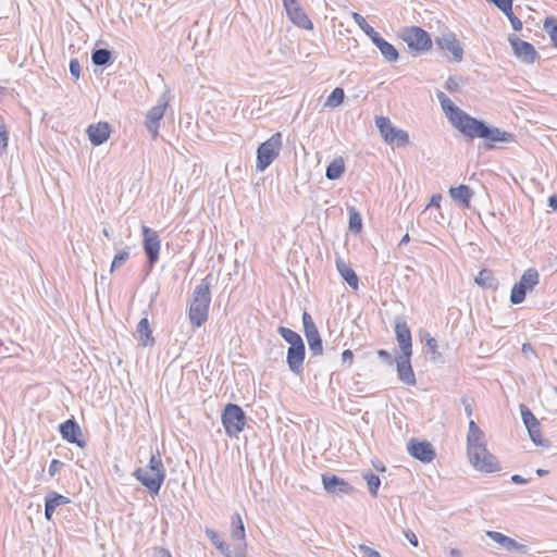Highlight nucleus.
Returning a JSON list of instances; mask_svg holds the SVG:
<instances>
[{
	"label": "nucleus",
	"mask_w": 557,
	"mask_h": 557,
	"mask_svg": "<svg viewBox=\"0 0 557 557\" xmlns=\"http://www.w3.org/2000/svg\"><path fill=\"white\" fill-rule=\"evenodd\" d=\"M462 134L471 139H485V146L487 149H493L497 143H511L513 140V135L511 133L502 131L495 126H490L485 122L473 116Z\"/></svg>",
	"instance_id": "nucleus-1"
},
{
	"label": "nucleus",
	"mask_w": 557,
	"mask_h": 557,
	"mask_svg": "<svg viewBox=\"0 0 557 557\" xmlns=\"http://www.w3.org/2000/svg\"><path fill=\"white\" fill-rule=\"evenodd\" d=\"M166 475L159 450L150 456L147 468H138L134 476L152 494H158Z\"/></svg>",
	"instance_id": "nucleus-2"
},
{
	"label": "nucleus",
	"mask_w": 557,
	"mask_h": 557,
	"mask_svg": "<svg viewBox=\"0 0 557 557\" xmlns=\"http://www.w3.org/2000/svg\"><path fill=\"white\" fill-rule=\"evenodd\" d=\"M211 302L210 283L203 278L194 289L189 305L188 317L190 323L200 327L208 320V311Z\"/></svg>",
	"instance_id": "nucleus-3"
},
{
	"label": "nucleus",
	"mask_w": 557,
	"mask_h": 557,
	"mask_svg": "<svg viewBox=\"0 0 557 557\" xmlns=\"http://www.w3.org/2000/svg\"><path fill=\"white\" fill-rule=\"evenodd\" d=\"M283 148L282 134L274 133L269 139L262 143L257 149L256 169L258 172L265 171L271 163L280 156Z\"/></svg>",
	"instance_id": "nucleus-4"
},
{
	"label": "nucleus",
	"mask_w": 557,
	"mask_h": 557,
	"mask_svg": "<svg viewBox=\"0 0 557 557\" xmlns=\"http://www.w3.org/2000/svg\"><path fill=\"white\" fill-rule=\"evenodd\" d=\"M436 97L448 121L462 134L472 116L455 106V103L443 91H437Z\"/></svg>",
	"instance_id": "nucleus-5"
},
{
	"label": "nucleus",
	"mask_w": 557,
	"mask_h": 557,
	"mask_svg": "<svg viewBox=\"0 0 557 557\" xmlns=\"http://www.w3.org/2000/svg\"><path fill=\"white\" fill-rule=\"evenodd\" d=\"M222 423L228 436H237L246 424L244 410L235 404H227L222 413Z\"/></svg>",
	"instance_id": "nucleus-6"
},
{
	"label": "nucleus",
	"mask_w": 557,
	"mask_h": 557,
	"mask_svg": "<svg viewBox=\"0 0 557 557\" xmlns=\"http://www.w3.org/2000/svg\"><path fill=\"white\" fill-rule=\"evenodd\" d=\"M401 39L411 50L417 52L428 51L432 47L430 35L418 26L406 27L401 32Z\"/></svg>",
	"instance_id": "nucleus-7"
},
{
	"label": "nucleus",
	"mask_w": 557,
	"mask_h": 557,
	"mask_svg": "<svg viewBox=\"0 0 557 557\" xmlns=\"http://www.w3.org/2000/svg\"><path fill=\"white\" fill-rule=\"evenodd\" d=\"M375 125L386 143L396 144L397 146H406L409 144L408 133L394 127L388 117L377 116L375 119Z\"/></svg>",
	"instance_id": "nucleus-8"
},
{
	"label": "nucleus",
	"mask_w": 557,
	"mask_h": 557,
	"mask_svg": "<svg viewBox=\"0 0 557 557\" xmlns=\"http://www.w3.org/2000/svg\"><path fill=\"white\" fill-rule=\"evenodd\" d=\"M508 41L513 50V54L521 62L532 64L539 58L535 48L530 42L520 39L516 35H509Z\"/></svg>",
	"instance_id": "nucleus-9"
},
{
	"label": "nucleus",
	"mask_w": 557,
	"mask_h": 557,
	"mask_svg": "<svg viewBox=\"0 0 557 557\" xmlns=\"http://www.w3.org/2000/svg\"><path fill=\"white\" fill-rule=\"evenodd\" d=\"M520 410H521V417H522L523 423L529 432L531 441L536 446L548 447L549 446L548 441H544L542 438V433L540 430V422L535 418V416L524 405L520 406Z\"/></svg>",
	"instance_id": "nucleus-10"
},
{
	"label": "nucleus",
	"mask_w": 557,
	"mask_h": 557,
	"mask_svg": "<svg viewBox=\"0 0 557 557\" xmlns=\"http://www.w3.org/2000/svg\"><path fill=\"white\" fill-rule=\"evenodd\" d=\"M141 233L144 236V250L147 256L150 265H153L159 259L160 252V237L158 233L146 225L141 226Z\"/></svg>",
	"instance_id": "nucleus-11"
},
{
	"label": "nucleus",
	"mask_w": 557,
	"mask_h": 557,
	"mask_svg": "<svg viewBox=\"0 0 557 557\" xmlns=\"http://www.w3.org/2000/svg\"><path fill=\"white\" fill-rule=\"evenodd\" d=\"M283 4L288 17L295 25L305 29H312L313 25L300 7L298 0H283Z\"/></svg>",
	"instance_id": "nucleus-12"
},
{
	"label": "nucleus",
	"mask_w": 557,
	"mask_h": 557,
	"mask_svg": "<svg viewBox=\"0 0 557 557\" xmlns=\"http://www.w3.org/2000/svg\"><path fill=\"white\" fill-rule=\"evenodd\" d=\"M471 465L483 472H494L499 470L498 461L495 456L488 453L486 445L483 446V451L478 453V456L468 455Z\"/></svg>",
	"instance_id": "nucleus-13"
},
{
	"label": "nucleus",
	"mask_w": 557,
	"mask_h": 557,
	"mask_svg": "<svg viewBox=\"0 0 557 557\" xmlns=\"http://www.w3.org/2000/svg\"><path fill=\"white\" fill-rule=\"evenodd\" d=\"M395 334L396 339L399 344L401 354L400 355H411L412 354V344H411V332L407 324V322L397 318L395 322Z\"/></svg>",
	"instance_id": "nucleus-14"
},
{
	"label": "nucleus",
	"mask_w": 557,
	"mask_h": 557,
	"mask_svg": "<svg viewBox=\"0 0 557 557\" xmlns=\"http://www.w3.org/2000/svg\"><path fill=\"white\" fill-rule=\"evenodd\" d=\"M168 102L165 100L160 101L158 104L152 107L146 115V127L153 138L158 135L160 121L164 115Z\"/></svg>",
	"instance_id": "nucleus-15"
},
{
	"label": "nucleus",
	"mask_w": 557,
	"mask_h": 557,
	"mask_svg": "<svg viewBox=\"0 0 557 557\" xmlns=\"http://www.w3.org/2000/svg\"><path fill=\"white\" fill-rule=\"evenodd\" d=\"M408 451L413 458L422 462H431L435 457L433 447L429 442L411 440L408 443Z\"/></svg>",
	"instance_id": "nucleus-16"
},
{
	"label": "nucleus",
	"mask_w": 557,
	"mask_h": 557,
	"mask_svg": "<svg viewBox=\"0 0 557 557\" xmlns=\"http://www.w3.org/2000/svg\"><path fill=\"white\" fill-rule=\"evenodd\" d=\"M59 430L62 437L67 442L76 444L79 447H84L86 445L85 441L79 438L82 435V430L74 419H69L63 422Z\"/></svg>",
	"instance_id": "nucleus-17"
},
{
	"label": "nucleus",
	"mask_w": 557,
	"mask_h": 557,
	"mask_svg": "<svg viewBox=\"0 0 557 557\" xmlns=\"http://www.w3.org/2000/svg\"><path fill=\"white\" fill-rule=\"evenodd\" d=\"M436 45L442 50H448L456 62H460L463 57V50L454 34H444L436 38Z\"/></svg>",
	"instance_id": "nucleus-18"
},
{
	"label": "nucleus",
	"mask_w": 557,
	"mask_h": 557,
	"mask_svg": "<svg viewBox=\"0 0 557 557\" xmlns=\"http://www.w3.org/2000/svg\"><path fill=\"white\" fill-rule=\"evenodd\" d=\"M305 344L289 346L287 350L286 361L289 370L295 374H300L305 360Z\"/></svg>",
	"instance_id": "nucleus-19"
},
{
	"label": "nucleus",
	"mask_w": 557,
	"mask_h": 557,
	"mask_svg": "<svg viewBox=\"0 0 557 557\" xmlns=\"http://www.w3.org/2000/svg\"><path fill=\"white\" fill-rule=\"evenodd\" d=\"M411 355H399L396 359L397 373L400 381L407 385L416 384L414 372L410 362Z\"/></svg>",
	"instance_id": "nucleus-20"
},
{
	"label": "nucleus",
	"mask_w": 557,
	"mask_h": 557,
	"mask_svg": "<svg viewBox=\"0 0 557 557\" xmlns=\"http://www.w3.org/2000/svg\"><path fill=\"white\" fill-rule=\"evenodd\" d=\"M231 537L234 541V545L237 549H242L246 546V533L244 521L239 513L235 512L231 517Z\"/></svg>",
	"instance_id": "nucleus-21"
},
{
	"label": "nucleus",
	"mask_w": 557,
	"mask_h": 557,
	"mask_svg": "<svg viewBox=\"0 0 557 557\" xmlns=\"http://www.w3.org/2000/svg\"><path fill=\"white\" fill-rule=\"evenodd\" d=\"M110 125L107 122L91 124L87 128L88 137L94 146L102 145L110 136Z\"/></svg>",
	"instance_id": "nucleus-22"
},
{
	"label": "nucleus",
	"mask_w": 557,
	"mask_h": 557,
	"mask_svg": "<svg viewBox=\"0 0 557 557\" xmlns=\"http://www.w3.org/2000/svg\"><path fill=\"white\" fill-rule=\"evenodd\" d=\"M371 41L380 50L385 61L393 63L398 60L399 53L397 49L392 44L386 41L383 37H381L380 34L374 36Z\"/></svg>",
	"instance_id": "nucleus-23"
},
{
	"label": "nucleus",
	"mask_w": 557,
	"mask_h": 557,
	"mask_svg": "<svg viewBox=\"0 0 557 557\" xmlns=\"http://www.w3.org/2000/svg\"><path fill=\"white\" fill-rule=\"evenodd\" d=\"M486 536H488L492 541L497 543L502 548L513 552V550H523L525 546L519 544L513 539L506 536L505 534L497 531H486Z\"/></svg>",
	"instance_id": "nucleus-24"
},
{
	"label": "nucleus",
	"mask_w": 557,
	"mask_h": 557,
	"mask_svg": "<svg viewBox=\"0 0 557 557\" xmlns=\"http://www.w3.org/2000/svg\"><path fill=\"white\" fill-rule=\"evenodd\" d=\"M322 483L324 488L330 493H343L348 494L351 491V486L345 482L344 480L339 479L336 475H322Z\"/></svg>",
	"instance_id": "nucleus-25"
},
{
	"label": "nucleus",
	"mask_w": 557,
	"mask_h": 557,
	"mask_svg": "<svg viewBox=\"0 0 557 557\" xmlns=\"http://www.w3.org/2000/svg\"><path fill=\"white\" fill-rule=\"evenodd\" d=\"M70 502L71 500H70L69 497L63 496L61 494H58L55 492H50L46 496V504H45V517H46V519L47 520H51L55 508L61 506V505H66Z\"/></svg>",
	"instance_id": "nucleus-26"
},
{
	"label": "nucleus",
	"mask_w": 557,
	"mask_h": 557,
	"mask_svg": "<svg viewBox=\"0 0 557 557\" xmlns=\"http://www.w3.org/2000/svg\"><path fill=\"white\" fill-rule=\"evenodd\" d=\"M336 268L341 274V276L346 281V283L354 289H357L359 286V278L356 272L342 259L336 260Z\"/></svg>",
	"instance_id": "nucleus-27"
},
{
	"label": "nucleus",
	"mask_w": 557,
	"mask_h": 557,
	"mask_svg": "<svg viewBox=\"0 0 557 557\" xmlns=\"http://www.w3.org/2000/svg\"><path fill=\"white\" fill-rule=\"evenodd\" d=\"M449 194L454 200L459 201L462 206L469 207L470 199L473 195L471 188L467 185H459L458 187H451Z\"/></svg>",
	"instance_id": "nucleus-28"
},
{
	"label": "nucleus",
	"mask_w": 557,
	"mask_h": 557,
	"mask_svg": "<svg viewBox=\"0 0 557 557\" xmlns=\"http://www.w3.org/2000/svg\"><path fill=\"white\" fill-rule=\"evenodd\" d=\"M345 172V162L342 157L335 158L326 168L325 176L330 181L339 178Z\"/></svg>",
	"instance_id": "nucleus-29"
},
{
	"label": "nucleus",
	"mask_w": 557,
	"mask_h": 557,
	"mask_svg": "<svg viewBox=\"0 0 557 557\" xmlns=\"http://www.w3.org/2000/svg\"><path fill=\"white\" fill-rule=\"evenodd\" d=\"M137 333L139 335V339L144 346H151L154 343L153 337L151 336V330L149 325V321L147 318H143L137 325Z\"/></svg>",
	"instance_id": "nucleus-30"
},
{
	"label": "nucleus",
	"mask_w": 557,
	"mask_h": 557,
	"mask_svg": "<svg viewBox=\"0 0 557 557\" xmlns=\"http://www.w3.org/2000/svg\"><path fill=\"white\" fill-rule=\"evenodd\" d=\"M468 455H472L474 457L478 456V453L483 451V446H485V440H484V433L482 432V435H468Z\"/></svg>",
	"instance_id": "nucleus-31"
},
{
	"label": "nucleus",
	"mask_w": 557,
	"mask_h": 557,
	"mask_svg": "<svg viewBox=\"0 0 557 557\" xmlns=\"http://www.w3.org/2000/svg\"><path fill=\"white\" fill-rule=\"evenodd\" d=\"M206 535L210 539L212 544L223 554L225 557H233L230 545L220 540L219 534L212 529H206Z\"/></svg>",
	"instance_id": "nucleus-32"
},
{
	"label": "nucleus",
	"mask_w": 557,
	"mask_h": 557,
	"mask_svg": "<svg viewBox=\"0 0 557 557\" xmlns=\"http://www.w3.org/2000/svg\"><path fill=\"white\" fill-rule=\"evenodd\" d=\"M520 281L528 288V290H532L540 282V274L536 269L529 268L523 272Z\"/></svg>",
	"instance_id": "nucleus-33"
},
{
	"label": "nucleus",
	"mask_w": 557,
	"mask_h": 557,
	"mask_svg": "<svg viewBox=\"0 0 557 557\" xmlns=\"http://www.w3.org/2000/svg\"><path fill=\"white\" fill-rule=\"evenodd\" d=\"M528 292H529L528 288L523 285V283H521V281L516 283L512 286L511 293H510L511 304L519 305V304L523 302Z\"/></svg>",
	"instance_id": "nucleus-34"
},
{
	"label": "nucleus",
	"mask_w": 557,
	"mask_h": 557,
	"mask_svg": "<svg viewBox=\"0 0 557 557\" xmlns=\"http://www.w3.org/2000/svg\"><path fill=\"white\" fill-rule=\"evenodd\" d=\"M474 281L478 285L485 288H494L496 286L493 273L486 269L481 270Z\"/></svg>",
	"instance_id": "nucleus-35"
},
{
	"label": "nucleus",
	"mask_w": 557,
	"mask_h": 557,
	"mask_svg": "<svg viewBox=\"0 0 557 557\" xmlns=\"http://www.w3.org/2000/svg\"><path fill=\"white\" fill-rule=\"evenodd\" d=\"M306 338H307L309 349L312 352V355H314V356L322 355L323 346H322V339H321L319 332H315L312 334H307Z\"/></svg>",
	"instance_id": "nucleus-36"
},
{
	"label": "nucleus",
	"mask_w": 557,
	"mask_h": 557,
	"mask_svg": "<svg viewBox=\"0 0 557 557\" xmlns=\"http://www.w3.org/2000/svg\"><path fill=\"white\" fill-rule=\"evenodd\" d=\"M278 333L289 344V346L304 344V341L300 337V335L288 327L280 326Z\"/></svg>",
	"instance_id": "nucleus-37"
},
{
	"label": "nucleus",
	"mask_w": 557,
	"mask_h": 557,
	"mask_svg": "<svg viewBox=\"0 0 557 557\" xmlns=\"http://www.w3.org/2000/svg\"><path fill=\"white\" fill-rule=\"evenodd\" d=\"M112 58L111 51L108 49H97L92 51L91 61L95 65H107Z\"/></svg>",
	"instance_id": "nucleus-38"
},
{
	"label": "nucleus",
	"mask_w": 557,
	"mask_h": 557,
	"mask_svg": "<svg viewBox=\"0 0 557 557\" xmlns=\"http://www.w3.org/2000/svg\"><path fill=\"white\" fill-rule=\"evenodd\" d=\"M351 17L354 22L364 32V34L372 40L374 36L379 33L374 30L372 26H370L366 18L357 12L351 13Z\"/></svg>",
	"instance_id": "nucleus-39"
},
{
	"label": "nucleus",
	"mask_w": 557,
	"mask_h": 557,
	"mask_svg": "<svg viewBox=\"0 0 557 557\" xmlns=\"http://www.w3.org/2000/svg\"><path fill=\"white\" fill-rule=\"evenodd\" d=\"M362 478L367 481L368 488L371 495L376 496L377 490L381 484L380 478L376 474L372 473L371 471L363 472Z\"/></svg>",
	"instance_id": "nucleus-40"
},
{
	"label": "nucleus",
	"mask_w": 557,
	"mask_h": 557,
	"mask_svg": "<svg viewBox=\"0 0 557 557\" xmlns=\"http://www.w3.org/2000/svg\"><path fill=\"white\" fill-rule=\"evenodd\" d=\"M344 99H345L344 89L341 87H336L335 89H333L331 95L327 97L325 106H329L331 108L338 107L339 104L343 103Z\"/></svg>",
	"instance_id": "nucleus-41"
},
{
	"label": "nucleus",
	"mask_w": 557,
	"mask_h": 557,
	"mask_svg": "<svg viewBox=\"0 0 557 557\" xmlns=\"http://www.w3.org/2000/svg\"><path fill=\"white\" fill-rule=\"evenodd\" d=\"M362 228V219L360 213L355 209H349V230L354 233H359Z\"/></svg>",
	"instance_id": "nucleus-42"
},
{
	"label": "nucleus",
	"mask_w": 557,
	"mask_h": 557,
	"mask_svg": "<svg viewBox=\"0 0 557 557\" xmlns=\"http://www.w3.org/2000/svg\"><path fill=\"white\" fill-rule=\"evenodd\" d=\"M544 29L549 35L553 46L557 48V20L546 18Z\"/></svg>",
	"instance_id": "nucleus-43"
},
{
	"label": "nucleus",
	"mask_w": 557,
	"mask_h": 557,
	"mask_svg": "<svg viewBox=\"0 0 557 557\" xmlns=\"http://www.w3.org/2000/svg\"><path fill=\"white\" fill-rule=\"evenodd\" d=\"M302 323H304L305 336L307 334H312V333L319 332L311 315L307 311H305L302 313Z\"/></svg>",
	"instance_id": "nucleus-44"
},
{
	"label": "nucleus",
	"mask_w": 557,
	"mask_h": 557,
	"mask_svg": "<svg viewBox=\"0 0 557 557\" xmlns=\"http://www.w3.org/2000/svg\"><path fill=\"white\" fill-rule=\"evenodd\" d=\"M128 258H129V252L127 250H122L119 253H116L111 263V272L121 268L126 262V260Z\"/></svg>",
	"instance_id": "nucleus-45"
},
{
	"label": "nucleus",
	"mask_w": 557,
	"mask_h": 557,
	"mask_svg": "<svg viewBox=\"0 0 557 557\" xmlns=\"http://www.w3.org/2000/svg\"><path fill=\"white\" fill-rule=\"evenodd\" d=\"M9 141L8 129L4 122L0 125V152L3 153L7 151Z\"/></svg>",
	"instance_id": "nucleus-46"
},
{
	"label": "nucleus",
	"mask_w": 557,
	"mask_h": 557,
	"mask_svg": "<svg viewBox=\"0 0 557 557\" xmlns=\"http://www.w3.org/2000/svg\"><path fill=\"white\" fill-rule=\"evenodd\" d=\"M359 552L362 557H381L380 553L367 545H359Z\"/></svg>",
	"instance_id": "nucleus-47"
},
{
	"label": "nucleus",
	"mask_w": 557,
	"mask_h": 557,
	"mask_svg": "<svg viewBox=\"0 0 557 557\" xmlns=\"http://www.w3.org/2000/svg\"><path fill=\"white\" fill-rule=\"evenodd\" d=\"M505 15L508 17V20H509V22H510V24H511L512 28H513L516 32H519V30H521V29H522V22H521V20H520L519 17H517V16L513 14L512 10L510 11V13L505 14Z\"/></svg>",
	"instance_id": "nucleus-48"
},
{
	"label": "nucleus",
	"mask_w": 557,
	"mask_h": 557,
	"mask_svg": "<svg viewBox=\"0 0 557 557\" xmlns=\"http://www.w3.org/2000/svg\"><path fill=\"white\" fill-rule=\"evenodd\" d=\"M70 73L75 78L78 79L81 75V64L76 59H72L70 61Z\"/></svg>",
	"instance_id": "nucleus-49"
},
{
	"label": "nucleus",
	"mask_w": 557,
	"mask_h": 557,
	"mask_svg": "<svg viewBox=\"0 0 557 557\" xmlns=\"http://www.w3.org/2000/svg\"><path fill=\"white\" fill-rule=\"evenodd\" d=\"M460 401L465 408L466 414L468 417H471L472 412H473V400L465 396V397H461Z\"/></svg>",
	"instance_id": "nucleus-50"
},
{
	"label": "nucleus",
	"mask_w": 557,
	"mask_h": 557,
	"mask_svg": "<svg viewBox=\"0 0 557 557\" xmlns=\"http://www.w3.org/2000/svg\"><path fill=\"white\" fill-rule=\"evenodd\" d=\"M354 354L350 349H346L342 352V361L343 363H348L349 366L352 363Z\"/></svg>",
	"instance_id": "nucleus-51"
},
{
	"label": "nucleus",
	"mask_w": 557,
	"mask_h": 557,
	"mask_svg": "<svg viewBox=\"0 0 557 557\" xmlns=\"http://www.w3.org/2000/svg\"><path fill=\"white\" fill-rule=\"evenodd\" d=\"M404 535L413 546L417 547L419 545L418 539L412 531H410V530L404 531Z\"/></svg>",
	"instance_id": "nucleus-52"
},
{
	"label": "nucleus",
	"mask_w": 557,
	"mask_h": 557,
	"mask_svg": "<svg viewBox=\"0 0 557 557\" xmlns=\"http://www.w3.org/2000/svg\"><path fill=\"white\" fill-rule=\"evenodd\" d=\"M471 434L482 435V430L476 425V423L473 420H470L469 422L468 435Z\"/></svg>",
	"instance_id": "nucleus-53"
},
{
	"label": "nucleus",
	"mask_w": 557,
	"mask_h": 557,
	"mask_svg": "<svg viewBox=\"0 0 557 557\" xmlns=\"http://www.w3.org/2000/svg\"><path fill=\"white\" fill-rule=\"evenodd\" d=\"M458 82L456 81V78L454 77H449L446 83H445V88L448 90V91H454L458 88Z\"/></svg>",
	"instance_id": "nucleus-54"
},
{
	"label": "nucleus",
	"mask_w": 557,
	"mask_h": 557,
	"mask_svg": "<svg viewBox=\"0 0 557 557\" xmlns=\"http://www.w3.org/2000/svg\"><path fill=\"white\" fill-rule=\"evenodd\" d=\"M426 346L431 354H433V355L436 354L437 342L435 338H433V337L428 338Z\"/></svg>",
	"instance_id": "nucleus-55"
},
{
	"label": "nucleus",
	"mask_w": 557,
	"mask_h": 557,
	"mask_svg": "<svg viewBox=\"0 0 557 557\" xmlns=\"http://www.w3.org/2000/svg\"><path fill=\"white\" fill-rule=\"evenodd\" d=\"M377 355L381 359H383L384 361L388 362L389 364H392V356L388 351L384 350V349H380L377 351Z\"/></svg>",
	"instance_id": "nucleus-56"
},
{
	"label": "nucleus",
	"mask_w": 557,
	"mask_h": 557,
	"mask_svg": "<svg viewBox=\"0 0 557 557\" xmlns=\"http://www.w3.org/2000/svg\"><path fill=\"white\" fill-rule=\"evenodd\" d=\"M61 466H62V463H61L59 460L53 459V460L51 461L50 466H49V472H50V474H51V475H53V474L58 471V469H59Z\"/></svg>",
	"instance_id": "nucleus-57"
},
{
	"label": "nucleus",
	"mask_w": 557,
	"mask_h": 557,
	"mask_svg": "<svg viewBox=\"0 0 557 557\" xmlns=\"http://www.w3.org/2000/svg\"><path fill=\"white\" fill-rule=\"evenodd\" d=\"M511 482L515 483V484H525L529 482L528 479H524L523 476L519 475V474H513L511 476Z\"/></svg>",
	"instance_id": "nucleus-58"
},
{
	"label": "nucleus",
	"mask_w": 557,
	"mask_h": 557,
	"mask_svg": "<svg viewBox=\"0 0 557 557\" xmlns=\"http://www.w3.org/2000/svg\"><path fill=\"white\" fill-rule=\"evenodd\" d=\"M522 352L525 354V355L534 354V349H533L531 344L525 343V344L522 345Z\"/></svg>",
	"instance_id": "nucleus-59"
},
{
	"label": "nucleus",
	"mask_w": 557,
	"mask_h": 557,
	"mask_svg": "<svg viewBox=\"0 0 557 557\" xmlns=\"http://www.w3.org/2000/svg\"><path fill=\"white\" fill-rule=\"evenodd\" d=\"M548 205L550 208H553L554 210H557V195H554V196H550L548 198Z\"/></svg>",
	"instance_id": "nucleus-60"
},
{
	"label": "nucleus",
	"mask_w": 557,
	"mask_h": 557,
	"mask_svg": "<svg viewBox=\"0 0 557 557\" xmlns=\"http://www.w3.org/2000/svg\"><path fill=\"white\" fill-rule=\"evenodd\" d=\"M448 555H449V557H462L461 550H459L457 548H450L448 550Z\"/></svg>",
	"instance_id": "nucleus-61"
},
{
	"label": "nucleus",
	"mask_w": 557,
	"mask_h": 557,
	"mask_svg": "<svg viewBox=\"0 0 557 557\" xmlns=\"http://www.w3.org/2000/svg\"><path fill=\"white\" fill-rule=\"evenodd\" d=\"M158 557H172V556L168 549L162 548L159 550Z\"/></svg>",
	"instance_id": "nucleus-62"
},
{
	"label": "nucleus",
	"mask_w": 557,
	"mask_h": 557,
	"mask_svg": "<svg viewBox=\"0 0 557 557\" xmlns=\"http://www.w3.org/2000/svg\"><path fill=\"white\" fill-rule=\"evenodd\" d=\"M409 240H410L409 234H405L404 237L399 242V246H403V245L409 243Z\"/></svg>",
	"instance_id": "nucleus-63"
},
{
	"label": "nucleus",
	"mask_w": 557,
	"mask_h": 557,
	"mask_svg": "<svg viewBox=\"0 0 557 557\" xmlns=\"http://www.w3.org/2000/svg\"><path fill=\"white\" fill-rule=\"evenodd\" d=\"M547 473H548V471H547V470H544V469H537V470H536V474H537L539 476H544V475H546Z\"/></svg>",
	"instance_id": "nucleus-64"
}]
</instances>
